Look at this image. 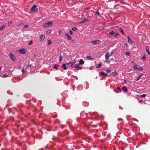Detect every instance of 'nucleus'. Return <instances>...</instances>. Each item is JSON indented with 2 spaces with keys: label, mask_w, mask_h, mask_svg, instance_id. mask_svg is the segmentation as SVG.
Masks as SVG:
<instances>
[{
  "label": "nucleus",
  "mask_w": 150,
  "mask_h": 150,
  "mask_svg": "<svg viewBox=\"0 0 150 150\" xmlns=\"http://www.w3.org/2000/svg\"><path fill=\"white\" fill-rule=\"evenodd\" d=\"M11 92V91H7V93H8V94H10V95H12V92Z\"/></svg>",
  "instance_id": "nucleus-35"
},
{
  "label": "nucleus",
  "mask_w": 150,
  "mask_h": 150,
  "mask_svg": "<svg viewBox=\"0 0 150 150\" xmlns=\"http://www.w3.org/2000/svg\"><path fill=\"white\" fill-rule=\"evenodd\" d=\"M8 76V75H7L6 74H4L2 76V77L3 78H5L7 77Z\"/></svg>",
  "instance_id": "nucleus-33"
},
{
  "label": "nucleus",
  "mask_w": 150,
  "mask_h": 150,
  "mask_svg": "<svg viewBox=\"0 0 150 150\" xmlns=\"http://www.w3.org/2000/svg\"><path fill=\"white\" fill-rule=\"evenodd\" d=\"M72 29L73 31H76L77 30V28L76 27H73Z\"/></svg>",
  "instance_id": "nucleus-29"
},
{
  "label": "nucleus",
  "mask_w": 150,
  "mask_h": 150,
  "mask_svg": "<svg viewBox=\"0 0 150 150\" xmlns=\"http://www.w3.org/2000/svg\"><path fill=\"white\" fill-rule=\"evenodd\" d=\"M62 67H63V69L64 70L66 69V64H64L62 65Z\"/></svg>",
  "instance_id": "nucleus-25"
},
{
  "label": "nucleus",
  "mask_w": 150,
  "mask_h": 150,
  "mask_svg": "<svg viewBox=\"0 0 150 150\" xmlns=\"http://www.w3.org/2000/svg\"><path fill=\"white\" fill-rule=\"evenodd\" d=\"M146 96V94H144L140 95V97L142 98H144Z\"/></svg>",
  "instance_id": "nucleus-31"
},
{
  "label": "nucleus",
  "mask_w": 150,
  "mask_h": 150,
  "mask_svg": "<svg viewBox=\"0 0 150 150\" xmlns=\"http://www.w3.org/2000/svg\"><path fill=\"white\" fill-rule=\"evenodd\" d=\"M40 40L41 41H42L45 39V36L44 35H40Z\"/></svg>",
  "instance_id": "nucleus-9"
},
{
  "label": "nucleus",
  "mask_w": 150,
  "mask_h": 150,
  "mask_svg": "<svg viewBox=\"0 0 150 150\" xmlns=\"http://www.w3.org/2000/svg\"><path fill=\"white\" fill-rule=\"evenodd\" d=\"M101 65H102V64H101V63L99 64H98V66L97 67V68H100L101 67Z\"/></svg>",
  "instance_id": "nucleus-37"
},
{
  "label": "nucleus",
  "mask_w": 150,
  "mask_h": 150,
  "mask_svg": "<svg viewBox=\"0 0 150 150\" xmlns=\"http://www.w3.org/2000/svg\"><path fill=\"white\" fill-rule=\"evenodd\" d=\"M52 21H50L44 24L42 26L44 28L50 26L52 25Z\"/></svg>",
  "instance_id": "nucleus-1"
},
{
  "label": "nucleus",
  "mask_w": 150,
  "mask_h": 150,
  "mask_svg": "<svg viewBox=\"0 0 150 150\" xmlns=\"http://www.w3.org/2000/svg\"><path fill=\"white\" fill-rule=\"evenodd\" d=\"M122 89H123V91L124 92H126L128 90L127 87L125 86H124L123 87Z\"/></svg>",
  "instance_id": "nucleus-13"
},
{
  "label": "nucleus",
  "mask_w": 150,
  "mask_h": 150,
  "mask_svg": "<svg viewBox=\"0 0 150 150\" xmlns=\"http://www.w3.org/2000/svg\"><path fill=\"white\" fill-rule=\"evenodd\" d=\"M93 69V67H91L90 68V70H91L92 69Z\"/></svg>",
  "instance_id": "nucleus-49"
},
{
  "label": "nucleus",
  "mask_w": 150,
  "mask_h": 150,
  "mask_svg": "<svg viewBox=\"0 0 150 150\" xmlns=\"http://www.w3.org/2000/svg\"><path fill=\"white\" fill-rule=\"evenodd\" d=\"M145 49L147 52L148 53L149 55H150V53L149 52V49L147 47H145Z\"/></svg>",
  "instance_id": "nucleus-17"
},
{
  "label": "nucleus",
  "mask_w": 150,
  "mask_h": 150,
  "mask_svg": "<svg viewBox=\"0 0 150 150\" xmlns=\"http://www.w3.org/2000/svg\"><path fill=\"white\" fill-rule=\"evenodd\" d=\"M142 101V100H139V102H140Z\"/></svg>",
  "instance_id": "nucleus-52"
},
{
  "label": "nucleus",
  "mask_w": 150,
  "mask_h": 150,
  "mask_svg": "<svg viewBox=\"0 0 150 150\" xmlns=\"http://www.w3.org/2000/svg\"><path fill=\"white\" fill-rule=\"evenodd\" d=\"M114 33V32L113 31H112L109 33V34L111 35H113Z\"/></svg>",
  "instance_id": "nucleus-34"
},
{
  "label": "nucleus",
  "mask_w": 150,
  "mask_h": 150,
  "mask_svg": "<svg viewBox=\"0 0 150 150\" xmlns=\"http://www.w3.org/2000/svg\"><path fill=\"white\" fill-rule=\"evenodd\" d=\"M76 61L74 60V61L73 62H70L69 64H71V67H72L73 66L74 64H75V63L76 62Z\"/></svg>",
  "instance_id": "nucleus-20"
},
{
  "label": "nucleus",
  "mask_w": 150,
  "mask_h": 150,
  "mask_svg": "<svg viewBox=\"0 0 150 150\" xmlns=\"http://www.w3.org/2000/svg\"><path fill=\"white\" fill-rule=\"evenodd\" d=\"M138 69L139 70L142 71L143 70V68L142 67H141L139 69Z\"/></svg>",
  "instance_id": "nucleus-42"
},
{
  "label": "nucleus",
  "mask_w": 150,
  "mask_h": 150,
  "mask_svg": "<svg viewBox=\"0 0 150 150\" xmlns=\"http://www.w3.org/2000/svg\"><path fill=\"white\" fill-rule=\"evenodd\" d=\"M62 55H60L59 57V62H61L62 60Z\"/></svg>",
  "instance_id": "nucleus-24"
},
{
  "label": "nucleus",
  "mask_w": 150,
  "mask_h": 150,
  "mask_svg": "<svg viewBox=\"0 0 150 150\" xmlns=\"http://www.w3.org/2000/svg\"><path fill=\"white\" fill-rule=\"evenodd\" d=\"M9 55L10 58L12 59V60L13 61H15V60L16 57L12 53H10Z\"/></svg>",
  "instance_id": "nucleus-5"
},
{
  "label": "nucleus",
  "mask_w": 150,
  "mask_h": 150,
  "mask_svg": "<svg viewBox=\"0 0 150 150\" xmlns=\"http://www.w3.org/2000/svg\"><path fill=\"white\" fill-rule=\"evenodd\" d=\"M31 11L32 12L38 11V8H37L36 5H34L31 8Z\"/></svg>",
  "instance_id": "nucleus-3"
},
{
  "label": "nucleus",
  "mask_w": 150,
  "mask_h": 150,
  "mask_svg": "<svg viewBox=\"0 0 150 150\" xmlns=\"http://www.w3.org/2000/svg\"><path fill=\"white\" fill-rule=\"evenodd\" d=\"M111 56L110 55V53L108 52L105 55V57L106 60H108Z\"/></svg>",
  "instance_id": "nucleus-7"
},
{
  "label": "nucleus",
  "mask_w": 150,
  "mask_h": 150,
  "mask_svg": "<svg viewBox=\"0 0 150 150\" xmlns=\"http://www.w3.org/2000/svg\"><path fill=\"white\" fill-rule=\"evenodd\" d=\"M61 30H60V31H59V34H61Z\"/></svg>",
  "instance_id": "nucleus-51"
},
{
  "label": "nucleus",
  "mask_w": 150,
  "mask_h": 150,
  "mask_svg": "<svg viewBox=\"0 0 150 150\" xmlns=\"http://www.w3.org/2000/svg\"><path fill=\"white\" fill-rule=\"evenodd\" d=\"M124 46L125 47H127V45L126 43H125L124 44Z\"/></svg>",
  "instance_id": "nucleus-46"
},
{
  "label": "nucleus",
  "mask_w": 150,
  "mask_h": 150,
  "mask_svg": "<svg viewBox=\"0 0 150 150\" xmlns=\"http://www.w3.org/2000/svg\"><path fill=\"white\" fill-rule=\"evenodd\" d=\"M33 44V41L32 40L28 42V44L30 45H31Z\"/></svg>",
  "instance_id": "nucleus-36"
},
{
  "label": "nucleus",
  "mask_w": 150,
  "mask_h": 150,
  "mask_svg": "<svg viewBox=\"0 0 150 150\" xmlns=\"http://www.w3.org/2000/svg\"><path fill=\"white\" fill-rule=\"evenodd\" d=\"M112 73L114 75V76H116L117 74V73L115 71H113Z\"/></svg>",
  "instance_id": "nucleus-30"
},
{
  "label": "nucleus",
  "mask_w": 150,
  "mask_h": 150,
  "mask_svg": "<svg viewBox=\"0 0 150 150\" xmlns=\"http://www.w3.org/2000/svg\"><path fill=\"white\" fill-rule=\"evenodd\" d=\"M87 60H92L93 59L91 57L88 56L86 57V58Z\"/></svg>",
  "instance_id": "nucleus-16"
},
{
  "label": "nucleus",
  "mask_w": 150,
  "mask_h": 150,
  "mask_svg": "<svg viewBox=\"0 0 150 150\" xmlns=\"http://www.w3.org/2000/svg\"><path fill=\"white\" fill-rule=\"evenodd\" d=\"M125 54L127 56H129L130 55V53L129 51H127L125 53Z\"/></svg>",
  "instance_id": "nucleus-26"
},
{
  "label": "nucleus",
  "mask_w": 150,
  "mask_h": 150,
  "mask_svg": "<svg viewBox=\"0 0 150 150\" xmlns=\"http://www.w3.org/2000/svg\"><path fill=\"white\" fill-rule=\"evenodd\" d=\"M119 35V34L118 33H117L115 35V37H116L117 36V35Z\"/></svg>",
  "instance_id": "nucleus-45"
},
{
  "label": "nucleus",
  "mask_w": 150,
  "mask_h": 150,
  "mask_svg": "<svg viewBox=\"0 0 150 150\" xmlns=\"http://www.w3.org/2000/svg\"><path fill=\"white\" fill-rule=\"evenodd\" d=\"M124 82L125 83H126L127 82V81L126 80H124Z\"/></svg>",
  "instance_id": "nucleus-47"
},
{
  "label": "nucleus",
  "mask_w": 150,
  "mask_h": 150,
  "mask_svg": "<svg viewBox=\"0 0 150 150\" xmlns=\"http://www.w3.org/2000/svg\"><path fill=\"white\" fill-rule=\"evenodd\" d=\"M142 59L144 61L146 60V58L145 55H144L142 57Z\"/></svg>",
  "instance_id": "nucleus-22"
},
{
  "label": "nucleus",
  "mask_w": 150,
  "mask_h": 150,
  "mask_svg": "<svg viewBox=\"0 0 150 150\" xmlns=\"http://www.w3.org/2000/svg\"><path fill=\"white\" fill-rule=\"evenodd\" d=\"M32 66V65H30L29 66H27V69H26V71H25V70L24 69H23L22 70V72L23 74H25L28 71V70H29V71H30V68L31 66Z\"/></svg>",
  "instance_id": "nucleus-2"
},
{
  "label": "nucleus",
  "mask_w": 150,
  "mask_h": 150,
  "mask_svg": "<svg viewBox=\"0 0 150 150\" xmlns=\"http://www.w3.org/2000/svg\"><path fill=\"white\" fill-rule=\"evenodd\" d=\"M106 71L107 73H109L111 71V70L110 69H106Z\"/></svg>",
  "instance_id": "nucleus-28"
},
{
  "label": "nucleus",
  "mask_w": 150,
  "mask_h": 150,
  "mask_svg": "<svg viewBox=\"0 0 150 150\" xmlns=\"http://www.w3.org/2000/svg\"><path fill=\"white\" fill-rule=\"evenodd\" d=\"M6 28V25H4L3 26H2L1 27H0V31H1L5 29Z\"/></svg>",
  "instance_id": "nucleus-15"
},
{
  "label": "nucleus",
  "mask_w": 150,
  "mask_h": 150,
  "mask_svg": "<svg viewBox=\"0 0 150 150\" xmlns=\"http://www.w3.org/2000/svg\"><path fill=\"white\" fill-rule=\"evenodd\" d=\"M88 19L87 18H85L83 19V20L81 22V23H84L88 20Z\"/></svg>",
  "instance_id": "nucleus-19"
},
{
  "label": "nucleus",
  "mask_w": 150,
  "mask_h": 150,
  "mask_svg": "<svg viewBox=\"0 0 150 150\" xmlns=\"http://www.w3.org/2000/svg\"><path fill=\"white\" fill-rule=\"evenodd\" d=\"M100 74L101 75H103L106 77L108 76V74L107 73H104V72H101L100 73Z\"/></svg>",
  "instance_id": "nucleus-12"
},
{
  "label": "nucleus",
  "mask_w": 150,
  "mask_h": 150,
  "mask_svg": "<svg viewBox=\"0 0 150 150\" xmlns=\"http://www.w3.org/2000/svg\"><path fill=\"white\" fill-rule=\"evenodd\" d=\"M65 35L67 37V38L71 40V37L67 33H66L65 34Z\"/></svg>",
  "instance_id": "nucleus-11"
},
{
  "label": "nucleus",
  "mask_w": 150,
  "mask_h": 150,
  "mask_svg": "<svg viewBox=\"0 0 150 150\" xmlns=\"http://www.w3.org/2000/svg\"><path fill=\"white\" fill-rule=\"evenodd\" d=\"M1 67H0V71H1Z\"/></svg>",
  "instance_id": "nucleus-53"
},
{
  "label": "nucleus",
  "mask_w": 150,
  "mask_h": 150,
  "mask_svg": "<svg viewBox=\"0 0 150 150\" xmlns=\"http://www.w3.org/2000/svg\"><path fill=\"white\" fill-rule=\"evenodd\" d=\"M59 66L58 64H55L54 66V68L57 69Z\"/></svg>",
  "instance_id": "nucleus-18"
},
{
  "label": "nucleus",
  "mask_w": 150,
  "mask_h": 150,
  "mask_svg": "<svg viewBox=\"0 0 150 150\" xmlns=\"http://www.w3.org/2000/svg\"><path fill=\"white\" fill-rule=\"evenodd\" d=\"M28 27V25H24V28H27Z\"/></svg>",
  "instance_id": "nucleus-40"
},
{
  "label": "nucleus",
  "mask_w": 150,
  "mask_h": 150,
  "mask_svg": "<svg viewBox=\"0 0 150 150\" xmlns=\"http://www.w3.org/2000/svg\"><path fill=\"white\" fill-rule=\"evenodd\" d=\"M113 54V52L112 51H111V52L110 53V56H111Z\"/></svg>",
  "instance_id": "nucleus-41"
},
{
  "label": "nucleus",
  "mask_w": 150,
  "mask_h": 150,
  "mask_svg": "<svg viewBox=\"0 0 150 150\" xmlns=\"http://www.w3.org/2000/svg\"><path fill=\"white\" fill-rule=\"evenodd\" d=\"M117 89L119 90L120 91H121V89H120V88L119 87H118L117 88Z\"/></svg>",
  "instance_id": "nucleus-48"
},
{
  "label": "nucleus",
  "mask_w": 150,
  "mask_h": 150,
  "mask_svg": "<svg viewBox=\"0 0 150 150\" xmlns=\"http://www.w3.org/2000/svg\"><path fill=\"white\" fill-rule=\"evenodd\" d=\"M137 67V64H136L133 67L134 69L135 70H137L138 68Z\"/></svg>",
  "instance_id": "nucleus-21"
},
{
  "label": "nucleus",
  "mask_w": 150,
  "mask_h": 150,
  "mask_svg": "<svg viewBox=\"0 0 150 150\" xmlns=\"http://www.w3.org/2000/svg\"><path fill=\"white\" fill-rule=\"evenodd\" d=\"M143 75V74H141L139 76V77L137 79V81H139L140 79V78H141V77Z\"/></svg>",
  "instance_id": "nucleus-27"
},
{
  "label": "nucleus",
  "mask_w": 150,
  "mask_h": 150,
  "mask_svg": "<svg viewBox=\"0 0 150 150\" xmlns=\"http://www.w3.org/2000/svg\"><path fill=\"white\" fill-rule=\"evenodd\" d=\"M52 29H49L47 31L46 33L47 34H49L52 32Z\"/></svg>",
  "instance_id": "nucleus-23"
},
{
  "label": "nucleus",
  "mask_w": 150,
  "mask_h": 150,
  "mask_svg": "<svg viewBox=\"0 0 150 150\" xmlns=\"http://www.w3.org/2000/svg\"><path fill=\"white\" fill-rule=\"evenodd\" d=\"M108 61H107V63H108Z\"/></svg>",
  "instance_id": "nucleus-55"
},
{
  "label": "nucleus",
  "mask_w": 150,
  "mask_h": 150,
  "mask_svg": "<svg viewBox=\"0 0 150 150\" xmlns=\"http://www.w3.org/2000/svg\"><path fill=\"white\" fill-rule=\"evenodd\" d=\"M88 8H86V9H88Z\"/></svg>",
  "instance_id": "nucleus-54"
},
{
  "label": "nucleus",
  "mask_w": 150,
  "mask_h": 150,
  "mask_svg": "<svg viewBox=\"0 0 150 150\" xmlns=\"http://www.w3.org/2000/svg\"><path fill=\"white\" fill-rule=\"evenodd\" d=\"M120 31L123 34V35L125 34L124 33L123 31V30L122 29H120Z\"/></svg>",
  "instance_id": "nucleus-38"
},
{
  "label": "nucleus",
  "mask_w": 150,
  "mask_h": 150,
  "mask_svg": "<svg viewBox=\"0 0 150 150\" xmlns=\"http://www.w3.org/2000/svg\"><path fill=\"white\" fill-rule=\"evenodd\" d=\"M19 53L21 54H25L26 52V50L24 48L20 49L18 50Z\"/></svg>",
  "instance_id": "nucleus-4"
},
{
  "label": "nucleus",
  "mask_w": 150,
  "mask_h": 150,
  "mask_svg": "<svg viewBox=\"0 0 150 150\" xmlns=\"http://www.w3.org/2000/svg\"><path fill=\"white\" fill-rule=\"evenodd\" d=\"M52 43L51 41L50 40H48L47 41V44L48 45H50Z\"/></svg>",
  "instance_id": "nucleus-32"
},
{
  "label": "nucleus",
  "mask_w": 150,
  "mask_h": 150,
  "mask_svg": "<svg viewBox=\"0 0 150 150\" xmlns=\"http://www.w3.org/2000/svg\"><path fill=\"white\" fill-rule=\"evenodd\" d=\"M84 62L82 59H80L79 61V64L81 65H83L84 64Z\"/></svg>",
  "instance_id": "nucleus-14"
},
{
  "label": "nucleus",
  "mask_w": 150,
  "mask_h": 150,
  "mask_svg": "<svg viewBox=\"0 0 150 150\" xmlns=\"http://www.w3.org/2000/svg\"><path fill=\"white\" fill-rule=\"evenodd\" d=\"M91 42L94 45H97L100 42V40H95L92 41Z\"/></svg>",
  "instance_id": "nucleus-6"
},
{
  "label": "nucleus",
  "mask_w": 150,
  "mask_h": 150,
  "mask_svg": "<svg viewBox=\"0 0 150 150\" xmlns=\"http://www.w3.org/2000/svg\"><path fill=\"white\" fill-rule=\"evenodd\" d=\"M11 24V22H9L8 23V26H10Z\"/></svg>",
  "instance_id": "nucleus-44"
},
{
  "label": "nucleus",
  "mask_w": 150,
  "mask_h": 150,
  "mask_svg": "<svg viewBox=\"0 0 150 150\" xmlns=\"http://www.w3.org/2000/svg\"><path fill=\"white\" fill-rule=\"evenodd\" d=\"M127 39L129 43L130 44H132L133 43V42L128 36L127 37Z\"/></svg>",
  "instance_id": "nucleus-10"
},
{
  "label": "nucleus",
  "mask_w": 150,
  "mask_h": 150,
  "mask_svg": "<svg viewBox=\"0 0 150 150\" xmlns=\"http://www.w3.org/2000/svg\"><path fill=\"white\" fill-rule=\"evenodd\" d=\"M134 63V61H131V63Z\"/></svg>",
  "instance_id": "nucleus-50"
},
{
  "label": "nucleus",
  "mask_w": 150,
  "mask_h": 150,
  "mask_svg": "<svg viewBox=\"0 0 150 150\" xmlns=\"http://www.w3.org/2000/svg\"><path fill=\"white\" fill-rule=\"evenodd\" d=\"M75 67L78 70L82 69L81 67L79 66V64H76Z\"/></svg>",
  "instance_id": "nucleus-8"
},
{
  "label": "nucleus",
  "mask_w": 150,
  "mask_h": 150,
  "mask_svg": "<svg viewBox=\"0 0 150 150\" xmlns=\"http://www.w3.org/2000/svg\"><path fill=\"white\" fill-rule=\"evenodd\" d=\"M69 33L70 34L72 35L73 34V32L71 30H70L69 31Z\"/></svg>",
  "instance_id": "nucleus-43"
},
{
  "label": "nucleus",
  "mask_w": 150,
  "mask_h": 150,
  "mask_svg": "<svg viewBox=\"0 0 150 150\" xmlns=\"http://www.w3.org/2000/svg\"><path fill=\"white\" fill-rule=\"evenodd\" d=\"M96 13L98 15H100V13L98 11H96Z\"/></svg>",
  "instance_id": "nucleus-39"
}]
</instances>
